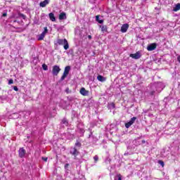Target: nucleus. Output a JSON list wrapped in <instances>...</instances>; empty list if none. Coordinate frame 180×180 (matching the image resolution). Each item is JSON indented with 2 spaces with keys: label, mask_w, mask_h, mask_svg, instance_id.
<instances>
[{
  "label": "nucleus",
  "mask_w": 180,
  "mask_h": 180,
  "mask_svg": "<svg viewBox=\"0 0 180 180\" xmlns=\"http://www.w3.org/2000/svg\"><path fill=\"white\" fill-rule=\"evenodd\" d=\"M57 44H59V46H63V44H64L63 48L65 50H68V49H70V44H68V41H67V39H58L57 40Z\"/></svg>",
  "instance_id": "obj_1"
},
{
  "label": "nucleus",
  "mask_w": 180,
  "mask_h": 180,
  "mask_svg": "<svg viewBox=\"0 0 180 180\" xmlns=\"http://www.w3.org/2000/svg\"><path fill=\"white\" fill-rule=\"evenodd\" d=\"M70 70H71V66L68 65L65 68L63 75H62V77L60 78V81H64L65 79V78H67V76L68 75V74H70Z\"/></svg>",
  "instance_id": "obj_2"
},
{
  "label": "nucleus",
  "mask_w": 180,
  "mask_h": 180,
  "mask_svg": "<svg viewBox=\"0 0 180 180\" xmlns=\"http://www.w3.org/2000/svg\"><path fill=\"white\" fill-rule=\"evenodd\" d=\"M61 71L60 66L54 65L52 69L53 75H58V73Z\"/></svg>",
  "instance_id": "obj_3"
},
{
  "label": "nucleus",
  "mask_w": 180,
  "mask_h": 180,
  "mask_svg": "<svg viewBox=\"0 0 180 180\" xmlns=\"http://www.w3.org/2000/svg\"><path fill=\"white\" fill-rule=\"evenodd\" d=\"M26 155V150L25 148H20L18 150V156L20 158H23Z\"/></svg>",
  "instance_id": "obj_4"
},
{
  "label": "nucleus",
  "mask_w": 180,
  "mask_h": 180,
  "mask_svg": "<svg viewBox=\"0 0 180 180\" xmlns=\"http://www.w3.org/2000/svg\"><path fill=\"white\" fill-rule=\"evenodd\" d=\"M129 56L131 57V58H134V60H139V58L141 57V53H140V52L138 51L135 53H131Z\"/></svg>",
  "instance_id": "obj_5"
},
{
  "label": "nucleus",
  "mask_w": 180,
  "mask_h": 180,
  "mask_svg": "<svg viewBox=\"0 0 180 180\" xmlns=\"http://www.w3.org/2000/svg\"><path fill=\"white\" fill-rule=\"evenodd\" d=\"M155 49H157L156 43L150 44L147 46L148 51H153V50H155Z\"/></svg>",
  "instance_id": "obj_6"
},
{
  "label": "nucleus",
  "mask_w": 180,
  "mask_h": 180,
  "mask_svg": "<svg viewBox=\"0 0 180 180\" xmlns=\"http://www.w3.org/2000/svg\"><path fill=\"white\" fill-rule=\"evenodd\" d=\"M72 150H73L70 151V154H71V155H74L75 158H77V156L79 154V152L78 151V150H77V148L75 147H74Z\"/></svg>",
  "instance_id": "obj_7"
},
{
  "label": "nucleus",
  "mask_w": 180,
  "mask_h": 180,
  "mask_svg": "<svg viewBox=\"0 0 180 180\" xmlns=\"http://www.w3.org/2000/svg\"><path fill=\"white\" fill-rule=\"evenodd\" d=\"M79 93L81 94V95H82L83 96H88V95H89V91H87L86 89H85V88L82 87Z\"/></svg>",
  "instance_id": "obj_8"
},
{
  "label": "nucleus",
  "mask_w": 180,
  "mask_h": 180,
  "mask_svg": "<svg viewBox=\"0 0 180 180\" xmlns=\"http://www.w3.org/2000/svg\"><path fill=\"white\" fill-rule=\"evenodd\" d=\"M128 29H129V24L125 23V24L122 25L121 27L122 33H126V32H127Z\"/></svg>",
  "instance_id": "obj_9"
},
{
  "label": "nucleus",
  "mask_w": 180,
  "mask_h": 180,
  "mask_svg": "<svg viewBox=\"0 0 180 180\" xmlns=\"http://www.w3.org/2000/svg\"><path fill=\"white\" fill-rule=\"evenodd\" d=\"M49 4H50V0H44L40 2L39 6H41V8H46V6L49 5Z\"/></svg>",
  "instance_id": "obj_10"
},
{
  "label": "nucleus",
  "mask_w": 180,
  "mask_h": 180,
  "mask_svg": "<svg viewBox=\"0 0 180 180\" xmlns=\"http://www.w3.org/2000/svg\"><path fill=\"white\" fill-rule=\"evenodd\" d=\"M67 19V14L64 12H62L59 14V20H65Z\"/></svg>",
  "instance_id": "obj_11"
},
{
  "label": "nucleus",
  "mask_w": 180,
  "mask_h": 180,
  "mask_svg": "<svg viewBox=\"0 0 180 180\" xmlns=\"http://www.w3.org/2000/svg\"><path fill=\"white\" fill-rule=\"evenodd\" d=\"M97 79L98 81H100V82H105V81H106V77H104L102 75H98Z\"/></svg>",
  "instance_id": "obj_12"
},
{
  "label": "nucleus",
  "mask_w": 180,
  "mask_h": 180,
  "mask_svg": "<svg viewBox=\"0 0 180 180\" xmlns=\"http://www.w3.org/2000/svg\"><path fill=\"white\" fill-rule=\"evenodd\" d=\"M50 20H51V22H56V16H54V13H50L49 14Z\"/></svg>",
  "instance_id": "obj_13"
},
{
  "label": "nucleus",
  "mask_w": 180,
  "mask_h": 180,
  "mask_svg": "<svg viewBox=\"0 0 180 180\" xmlns=\"http://www.w3.org/2000/svg\"><path fill=\"white\" fill-rule=\"evenodd\" d=\"M174 12H178V11H180V3H178L175 7L173 8Z\"/></svg>",
  "instance_id": "obj_14"
},
{
  "label": "nucleus",
  "mask_w": 180,
  "mask_h": 180,
  "mask_svg": "<svg viewBox=\"0 0 180 180\" xmlns=\"http://www.w3.org/2000/svg\"><path fill=\"white\" fill-rule=\"evenodd\" d=\"M100 27H101V32H108V26L106 25H101Z\"/></svg>",
  "instance_id": "obj_15"
},
{
  "label": "nucleus",
  "mask_w": 180,
  "mask_h": 180,
  "mask_svg": "<svg viewBox=\"0 0 180 180\" xmlns=\"http://www.w3.org/2000/svg\"><path fill=\"white\" fill-rule=\"evenodd\" d=\"M62 124H65V126H68V120H67V118H63L62 120Z\"/></svg>",
  "instance_id": "obj_16"
},
{
  "label": "nucleus",
  "mask_w": 180,
  "mask_h": 180,
  "mask_svg": "<svg viewBox=\"0 0 180 180\" xmlns=\"http://www.w3.org/2000/svg\"><path fill=\"white\" fill-rule=\"evenodd\" d=\"M44 37H46V35L43 33H41L38 38V40H44Z\"/></svg>",
  "instance_id": "obj_17"
},
{
  "label": "nucleus",
  "mask_w": 180,
  "mask_h": 180,
  "mask_svg": "<svg viewBox=\"0 0 180 180\" xmlns=\"http://www.w3.org/2000/svg\"><path fill=\"white\" fill-rule=\"evenodd\" d=\"M47 33H49V29H47V27H44V32H42V34L46 36V34H47Z\"/></svg>",
  "instance_id": "obj_18"
},
{
  "label": "nucleus",
  "mask_w": 180,
  "mask_h": 180,
  "mask_svg": "<svg viewBox=\"0 0 180 180\" xmlns=\"http://www.w3.org/2000/svg\"><path fill=\"white\" fill-rule=\"evenodd\" d=\"M158 164H160V165H161V167L162 168H164V167L165 166V164L164 163V161H162V160H158Z\"/></svg>",
  "instance_id": "obj_19"
},
{
  "label": "nucleus",
  "mask_w": 180,
  "mask_h": 180,
  "mask_svg": "<svg viewBox=\"0 0 180 180\" xmlns=\"http://www.w3.org/2000/svg\"><path fill=\"white\" fill-rule=\"evenodd\" d=\"M132 124H133L129 121V122L125 123V127H126L127 129H129V127H130V126H131Z\"/></svg>",
  "instance_id": "obj_20"
},
{
  "label": "nucleus",
  "mask_w": 180,
  "mask_h": 180,
  "mask_svg": "<svg viewBox=\"0 0 180 180\" xmlns=\"http://www.w3.org/2000/svg\"><path fill=\"white\" fill-rule=\"evenodd\" d=\"M136 120H137V117H134L131 118L129 122H131L133 124L134 123V122H136Z\"/></svg>",
  "instance_id": "obj_21"
},
{
  "label": "nucleus",
  "mask_w": 180,
  "mask_h": 180,
  "mask_svg": "<svg viewBox=\"0 0 180 180\" xmlns=\"http://www.w3.org/2000/svg\"><path fill=\"white\" fill-rule=\"evenodd\" d=\"M75 146L76 147H81V146H82V144L81 143V142H79V141H77Z\"/></svg>",
  "instance_id": "obj_22"
},
{
  "label": "nucleus",
  "mask_w": 180,
  "mask_h": 180,
  "mask_svg": "<svg viewBox=\"0 0 180 180\" xmlns=\"http://www.w3.org/2000/svg\"><path fill=\"white\" fill-rule=\"evenodd\" d=\"M42 68L44 71H47L49 70V68L46 64L42 65Z\"/></svg>",
  "instance_id": "obj_23"
},
{
  "label": "nucleus",
  "mask_w": 180,
  "mask_h": 180,
  "mask_svg": "<svg viewBox=\"0 0 180 180\" xmlns=\"http://www.w3.org/2000/svg\"><path fill=\"white\" fill-rule=\"evenodd\" d=\"M94 160L95 162H98V161H99V157L96 155L94 157Z\"/></svg>",
  "instance_id": "obj_24"
},
{
  "label": "nucleus",
  "mask_w": 180,
  "mask_h": 180,
  "mask_svg": "<svg viewBox=\"0 0 180 180\" xmlns=\"http://www.w3.org/2000/svg\"><path fill=\"white\" fill-rule=\"evenodd\" d=\"M12 84H13V79H10L8 80V85H12Z\"/></svg>",
  "instance_id": "obj_25"
},
{
  "label": "nucleus",
  "mask_w": 180,
  "mask_h": 180,
  "mask_svg": "<svg viewBox=\"0 0 180 180\" xmlns=\"http://www.w3.org/2000/svg\"><path fill=\"white\" fill-rule=\"evenodd\" d=\"M117 178H118L117 180H122V174H117Z\"/></svg>",
  "instance_id": "obj_26"
},
{
  "label": "nucleus",
  "mask_w": 180,
  "mask_h": 180,
  "mask_svg": "<svg viewBox=\"0 0 180 180\" xmlns=\"http://www.w3.org/2000/svg\"><path fill=\"white\" fill-rule=\"evenodd\" d=\"M13 89H14V91H15V92H18V91H19V89L16 86H13Z\"/></svg>",
  "instance_id": "obj_27"
},
{
  "label": "nucleus",
  "mask_w": 180,
  "mask_h": 180,
  "mask_svg": "<svg viewBox=\"0 0 180 180\" xmlns=\"http://www.w3.org/2000/svg\"><path fill=\"white\" fill-rule=\"evenodd\" d=\"M155 91H152L150 92V96H153V95H155Z\"/></svg>",
  "instance_id": "obj_28"
},
{
  "label": "nucleus",
  "mask_w": 180,
  "mask_h": 180,
  "mask_svg": "<svg viewBox=\"0 0 180 180\" xmlns=\"http://www.w3.org/2000/svg\"><path fill=\"white\" fill-rule=\"evenodd\" d=\"M110 106H112V109H115V108H116V105H115V103H111Z\"/></svg>",
  "instance_id": "obj_29"
},
{
  "label": "nucleus",
  "mask_w": 180,
  "mask_h": 180,
  "mask_svg": "<svg viewBox=\"0 0 180 180\" xmlns=\"http://www.w3.org/2000/svg\"><path fill=\"white\" fill-rule=\"evenodd\" d=\"M42 160H43V161H45V162H47V160H49V158L42 157Z\"/></svg>",
  "instance_id": "obj_30"
},
{
  "label": "nucleus",
  "mask_w": 180,
  "mask_h": 180,
  "mask_svg": "<svg viewBox=\"0 0 180 180\" xmlns=\"http://www.w3.org/2000/svg\"><path fill=\"white\" fill-rule=\"evenodd\" d=\"M98 23L102 24V23H103V20H98Z\"/></svg>",
  "instance_id": "obj_31"
},
{
  "label": "nucleus",
  "mask_w": 180,
  "mask_h": 180,
  "mask_svg": "<svg viewBox=\"0 0 180 180\" xmlns=\"http://www.w3.org/2000/svg\"><path fill=\"white\" fill-rule=\"evenodd\" d=\"M7 15H8V14H7L6 13H4L3 15H2V16H3V18H5V16H7Z\"/></svg>",
  "instance_id": "obj_32"
},
{
  "label": "nucleus",
  "mask_w": 180,
  "mask_h": 180,
  "mask_svg": "<svg viewBox=\"0 0 180 180\" xmlns=\"http://www.w3.org/2000/svg\"><path fill=\"white\" fill-rule=\"evenodd\" d=\"M21 16H22V19H26V15L21 14Z\"/></svg>",
  "instance_id": "obj_33"
},
{
  "label": "nucleus",
  "mask_w": 180,
  "mask_h": 180,
  "mask_svg": "<svg viewBox=\"0 0 180 180\" xmlns=\"http://www.w3.org/2000/svg\"><path fill=\"white\" fill-rule=\"evenodd\" d=\"M96 20H97V22L99 20V15L96 16Z\"/></svg>",
  "instance_id": "obj_34"
},
{
  "label": "nucleus",
  "mask_w": 180,
  "mask_h": 180,
  "mask_svg": "<svg viewBox=\"0 0 180 180\" xmlns=\"http://www.w3.org/2000/svg\"><path fill=\"white\" fill-rule=\"evenodd\" d=\"M70 166V165L68 163L65 165V168H68V167Z\"/></svg>",
  "instance_id": "obj_35"
},
{
  "label": "nucleus",
  "mask_w": 180,
  "mask_h": 180,
  "mask_svg": "<svg viewBox=\"0 0 180 180\" xmlns=\"http://www.w3.org/2000/svg\"><path fill=\"white\" fill-rule=\"evenodd\" d=\"M88 39H89V40H91V39H92V36H91V35H88Z\"/></svg>",
  "instance_id": "obj_36"
},
{
  "label": "nucleus",
  "mask_w": 180,
  "mask_h": 180,
  "mask_svg": "<svg viewBox=\"0 0 180 180\" xmlns=\"http://www.w3.org/2000/svg\"><path fill=\"white\" fill-rule=\"evenodd\" d=\"M68 91H69V89H67L65 90V92L68 93Z\"/></svg>",
  "instance_id": "obj_37"
}]
</instances>
